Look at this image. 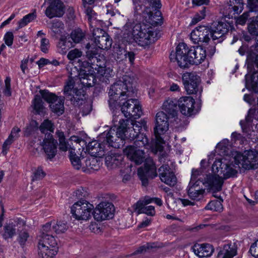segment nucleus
Here are the masks:
<instances>
[{"mask_svg":"<svg viewBox=\"0 0 258 258\" xmlns=\"http://www.w3.org/2000/svg\"><path fill=\"white\" fill-rule=\"evenodd\" d=\"M151 7L138 4L135 7V13L142 16L145 22L139 23L127 22L124 26L125 33L129 36H131L141 46H148L154 41L155 32L152 26L162 23L161 13L157 11L153 14Z\"/></svg>","mask_w":258,"mask_h":258,"instance_id":"obj_1","label":"nucleus"},{"mask_svg":"<svg viewBox=\"0 0 258 258\" xmlns=\"http://www.w3.org/2000/svg\"><path fill=\"white\" fill-rule=\"evenodd\" d=\"M206 51L201 46L188 48L184 43H179L176 48V52L171 53V61H176L178 66L183 69L188 68L191 64L199 65L206 57Z\"/></svg>","mask_w":258,"mask_h":258,"instance_id":"obj_2","label":"nucleus"},{"mask_svg":"<svg viewBox=\"0 0 258 258\" xmlns=\"http://www.w3.org/2000/svg\"><path fill=\"white\" fill-rule=\"evenodd\" d=\"M123 80H119L111 86L108 92L109 105L112 106L120 97L126 98L133 97L136 93L132 84L130 81L128 76H124Z\"/></svg>","mask_w":258,"mask_h":258,"instance_id":"obj_3","label":"nucleus"},{"mask_svg":"<svg viewBox=\"0 0 258 258\" xmlns=\"http://www.w3.org/2000/svg\"><path fill=\"white\" fill-rule=\"evenodd\" d=\"M129 122L128 119H120L119 125L116 131L111 128L108 131H105L101 134V138L107 140V142L114 148H120L124 145L125 134L127 132V126Z\"/></svg>","mask_w":258,"mask_h":258,"instance_id":"obj_4","label":"nucleus"},{"mask_svg":"<svg viewBox=\"0 0 258 258\" xmlns=\"http://www.w3.org/2000/svg\"><path fill=\"white\" fill-rule=\"evenodd\" d=\"M53 233L43 232V226L38 242V254L40 258H53L57 253V241Z\"/></svg>","mask_w":258,"mask_h":258,"instance_id":"obj_5","label":"nucleus"},{"mask_svg":"<svg viewBox=\"0 0 258 258\" xmlns=\"http://www.w3.org/2000/svg\"><path fill=\"white\" fill-rule=\"evenodd\" d=\"M123 153L130 160L136 164H141L145 161V167L147 171L156 172V166L151 157L145 159V153L143 150L136 149L131 145L127 146L123 150Z\"/></svg>","mask_w":258,"mask_h":258,"instance_id":"obj_6","label":"nucleus"},{"mask_svg":"<svg viewBox=\"0 0 258 258\" xmlns=\"http://www.w3.org/2000/svg\"><path fill=\"white\" fill-rule=\"evenodd\" d=\"M235 164L240 165L245 169L258 167V154L253 151H246L243 154L237 153L234 156Z\"/></svg>","mask_w":258,"mask_h":258,"instance_id":"obj_7","label":"nucleus"},{"mask_svg":"<svg viewBox=\"0 0 258 258\" xmlns=\"http://www.w3.org/2000/svg\"><path fill=\"white\" fill-rule=\"evenodd\" d=\"M93 205L85 200H80L76 202L71 207L73 216L78 220H88L91 217Z\"/></svg>","mask_w":258,"mask_h":258,"instance_id":"obj_8","label":"nucleus"},{"mask_svg":"<svg viewBox=\"0 0 258 258\" xmlns=\"http://www.w3.org/2000/svg\"><path fill=\"white\" fill-rule=\"evenodd\" d=\"M127 100L123 103L121 106V110L124 116L127 118L134 117L139 118L142 115L141 106L138 100L125 98Z\"/></svg>","mask_w":258,"mask_h":258,"instance_id":"obj_9","label":"nucleus"},{"mask_svg":"<svg viewBox=\"0 0 258 258\" xmlns=\"http://www.w3.org/2000/svg\"><path fill=\"white\" fill-rule=\"evenodd\" d=\"M40 93L42 98L49 104L51 111L58 115H61L64 112L63 100L57 97L54 93L47 90H40Z\"/></svg>","mask_w":258,"mask_h":258,"instance_id":"obj_10","label":"nucleus"},{"mask_svg":"<svg viewBox=\"0 0 258 258\" xmlns=\"http://www.w3.org/2000/svg\"><path fill=\"white\" fill-rule=\"evenodd\" d=\"M183 84L185 89L188 94L201 93L202 89L200 87V78L194 72H186L182 76Z\"/></svg>","mask_w":258,"mask_h":258,"instance_id":"obj_11","label":"nucleus"},{"mask_svg":"<svg viewBox=\"0 0 258 258\" xmlns=\"http://www.w3.org/2000/svg\"><path fill=\"white\" fill-rule=\"evenodd\" d=\"M114 211V208L112 204L103 202L95 208L92 215L95 220L100 221L112 218Z\"/></svg>","mask_w":258,"mask_h":258,"instance_id":"obj_12","label":"nucleus"},{"mask_svg":"<svg viewBox=\"0 0 258 258\" xmlns=\"http://www.w3.org/2000/svg\"><path fill=\"white\" fill-rule=\"evenodd\" d=\"M169 128L168 117L163 111L158 112L156 115L154 134L157 140H161L160 136L164 134Z\"/></svg>","mask_w":258,"mask_h":258,"instance_id":"obj_13","label":"nucleus"},{"mask_svg":"<svg viewBox=\"0 0 258 258\" xmlns=\"http://www.w3.org/2000/svg\"><path fill=\"white\" fill-rule=\"evenodd\" d=\"M101 134L99 137L98 141H93L88 145V150L92 156L101 157L104 155L105 150H107V147H112L107 140L101 138Z\"/></svg>","mask_w":258,"mask_h":258,"instance_id":"obj_14","label":"nucleus"},{"mask_svg":"<svg viewBox=\"0 0 258 258\" xmlns=\"http://www.w3.org/2000/svg\"><path fill=\"white\" fill-rule=\"evenodd\" d=\"M210 28L205 26H200L192 31L190 38L195 44L200 42H208L210 40Z\"/></svg>","mask_w":258,"mask_h":258,"instance_id":"obj_15","label":"nucleus"},{"mask_svg":"<svg viewBox=\"0 0 258 258\" xmlns=\"http://www.w3.org/2000/svg\"><path fill=\"white\" fill-rule=\"evenodd\" d=\"M57 137L58 138L59 142V149L62 151H67L70 148H72L73 146H77L80 144L81 142L84 143V141L78 136H72L69 140L66 142L63 132L57 131L56 132Z\"/></svg>","mask_w":258,"mask_h":258,"instance_id":"obj_16","label":"nucleus"},{"mask_svg":"<svg viewBox=\"0 0 258 258\" xmlns=\"http://www.w3.org/2000/svg\"><path fill=\"white\" fill-rule=\"evenodd\" d=\"M41 145L47 159H51L55 156L57 142L53 138L52 135L50 133L45 135V138L41 143Z\"/></svg>","mask_w":258,"mask_h":258,"instance_id":"obj_17","label":"nucleus"},{"mask_svg":"<svg viewBox=\"0 0 258 258\" xmlns=\"http://www.w3.org/2000/svg\"><path fill=\"white\" fill-rule=\"evenodd\" d=\"M210 30V37L213 40H219L218 42H220L223 40V36L228 32V26L223 22H214Z\"/></svg>","mask_w":258,"mask_h":258,"instance_id":"obj_18","label":"nucleus"},{"mask_svg":"<svg viewBox=\"0 0 258 258\" xmlns=\"http://www.w3.org/2000/svg\"><path fill=\"white\" fill-rule=\"evenodd\" d=\"M86 56L88 61L79 60V63L81 71L88 72L89 74L92 72V67L95 65L96 61H97L98 57H100L98 53L96 50H87L86 52Z\"/></svg>","mask_w":258,"mask_h":258,"instance_id":"obj_19","label":"nucleus"},{"mask_svg":"<svg viewBox=\"0 0 258 258\" xmlns=\"http://www.w3.org/2000/svg\"><path fill=\"white\" fill-rule=\"evenodd\" d=\"M177 101L178 107L182 114L186 116H190L192 114L195 102L191 97H182L177 100Z\"/></svg>","mask_w":258,"mask_h":258,"instance_id":"obj_20","label":"nucleus"},{"mask_svg":"<svg viewBox=\"0 0 258 258\" xmlns=\"http://www.w3.org/2000/svg\"><path fill=\"white\" fill-rule=\"evenodd\" d=\"M64 13V6L60 0H55L51 2L45 10L47 17L51 19L54 17H60Z\"/></svg>","mask_w":258,"mask_h":258,"instance_id":"obj_21","label":"nucleus"},{"mask_svg":"<svg viewBox=\"0 0 258 258\" xmlns=\"http://www.w3.org/2000/svg\"><path fill=\"white\" fill-rule=\"evenodd\" d=\"M204 182L197 179L195 182L192 181L189 182L188 189V195L190 199L194 200H199L202 198L203 195L205 192L203 185Z\"/></svg>","mask_w":258,"mask_h":258,"instance_id":"obj_22","label":"nucleus"},{"mask_svg":"<svg viewBox=\"0 0 258 258\" xmlns=\"http://www.w3.org/2000/svg\"><path fill=\"white\" fill-rule=\"evenodd\" d=\"M43 226V232L50 233L60 234L65 232L68 228L66 222L63 221H52L46 223Z\"/></svg>","mask_w":258,"mask_h":258,"instance_id":"obj_23","label":"nucleus"},{"mask_svg":"<svg viewBox=\"0 0 258 258\" xmlns=\"http://www.w3.org/2000/svg\"><path fill=\"white\" fill-rule=\"evenodd\" d=\"M151 202L152 199L148 197H145L142 201H138L135 205V209L137 210L138 214L144 213L149 216H154L155 214L154 207L152 206H146Z\"/></svg>","mask_w":258,"mask_h":258,"instance_id":"obj_24","label":"nucleus"},{"mask_svg":"<svg viewBox=\"0 0 258 258\" xmlns=\"http://www.w3.org/2000/svg\"><path fill=\"white\" fill-rule=\"evenodd\" d=\"M192 249L195 254L200 257H209L214 251L213 246L208 243H196Z\"/></svg>","mask_w":258,"mask_h":258,"instance_id":"obj_25","label":"nucleus"},{"mask_svg":"<svg viewBox=\"0 0 258 258\" xmlns=\"http://www.w3.org/2000/svg\"><path fill=\"white\" fill-rule=\"evenodd\" d=\"M206 183L209 188L214 191L221 190L223 183V179L221 175L211 174L207 176Z\"/></svg>","mask_w":258,"mask_h":258,"instance_id":"obj_26","label":"nucleus"},{"mask_svg":"<svg viewBox=\"0 0 258 258\" xmlns=\"http://www.w3.org/2000/svg\"><path fill=\"white\" fill-rule=\"evenodd\" d=\"M177 100L173 98H168L166 100L163 105L162 109L172 117L177 116L178 113Z\"/></svg>","mask_w":258,"mask_h":258,"instance_id":"obj_27","label":"nucleus"},{"mask_svg":"<svg viewBox=\"0 0 258 258\" xmlns=\"http://www.w3.org/2000/svg\"><path fill=\"white\" fill-rule=\"evenodd\" d=\"M237 254V247L235 243L225 244L219 251L218 258H232Z\"/></svg>","mask_w":258,"mask_h":258,"instance_id":"obj_28","label":"nucleus"},{"mask_svg":"<svg viewBox=\"0 0 258 258\" xmlns=\"http://www.w3.org/2000/svg\"><path fill=\"white\" fill-rule=\"evenodd\" d=\"M244 3L243 0H229L227 3V10L229 14H238L243 9Z\"/></svg>","mask_w":258,"mask_h":258,"instance_id":"obj_29","label":"nucleus"},{"mask_svg":"<svg viewBox=\"0 0 258 258\" xmlns=\"http://www.w3.org/2000/svg\"><path fill=\"white\" fill-rule=\"evenodd\" d=\"M122 159L120 155L111 154L105 157V163L108 168H114L120 164Z\"/></svg>","mask_w":258,"mask_h":258,"instance_id":"obj_30","label":"nucleus"},{"mask_svg":"<svg viewBox=\"0 0 258 258\" xmlns=\"http://www.w3.org/2000/svg\"><path fill=\"white\" fill-rule=\"evenodd\" d=\"M165 158L167 157L162 156L159 158L160 162L163 163V164L158 169V172L161 180L164 183H168V181L169 182V181L165 179V176L168 174V172L171 171V169L168 164L166 163Z\"/></svg>","mask_w":258,"mask_h":258,"instance_id":"obj_31","label":"nucleus"},{"mask_svg":"<svg viewBox=\"0 0 258 258\" xmlns=\"http://www.w3.org/2000/svg\"><path fill=\"white\" fill-rule=\"evenodd\" d=\"M94 43L100 49H108L111 47L112 41L107 34L99 39H97V40H95Z\"/></svg>","mask_w":258,"mask_h":258,"instance_id":"obj_32","label":"nucleus"},{"mask_svg":"<svg viewBox=\"0 0 258 258\" xmlns=\"http://www.w3.org/2000/svg\"><path fill=\"white\" fill-rule=\"evenodd\" d=\"M98 57L97 61H96L95 65L92 67V73L94 74L95 77L96 76L101 77L103 76L105 74V69L104 67V63L100 58Z\"/></svg>","mask_w":258,"mask_h":258,"instance_id":"obj_33","label":"nucleus"},{"mask_svg":"<svg viewBox=\"0 0 258 258\" xmlns=\"http://www.w3.org/2000/svg\"><path fill=\"white\" fill-rule=\"evenodd\" d=\"M73 46L74 45L67 38H61L57 44L58 51L59 53L64 54L71 47Z\"/></svg>","mask_w":258,"mask_h":258,"instance_id":"obj_34","label":"nucleus"},{"mask_svg":"<svg viewBox=\"0 0 258 258\" xmlns=\"http://www.w3.org/2000/svg\"><path fill=\"white\" fill-rule=\"evenodd\" d=\"M64 94L67 96H72L74 98L75 95H79V91L74 88V82L72 79H70L66 83L63 89Z\"/></svg>","mask_w":258,"mask_h":258,"instance_id":"obj_35","label":"nucleus"},{"mask_svg":"<svg viewBox=\"0 0 258 258\" xmlns=\"http://www.w3.org/2000/svg\"><path fill=\"white\" fill-rule=\"evenodd\" d=\"M226 167V162L225 160L218 159L215 161L212 165V172L214 174L221 175L222 170Z\"/></svg>","mask_w":258,"mask_h":258,"instance_id":"obj_36","label":"nucleus"},{"mask_svg":"<svg viewBox=\"0 0 258 258\" xmlns=\"http://www.w3.org/2000/svg\"><path fill=\"white\" fill-rule=\"evenodd\" d=\"M85 36V34L81 29H77L72 31L70 37L68 38V39L70 38L73 43L77 44L81 42L84 39Z\"/></svg>","mask_w":258,"mask_h":258,"instance_id":"obj_37","label":"nucleus"},{"mask_svg":"<svg viewBox=\"0 0 258 258\" xmlns=\"http://www.w3.org/2000/svg\"><path fill=\"white\" fill-rule=\"evenodd\" d=\"M77 146H73L72 148H70V159L71 161L72 164L73 165L74 168L78 170L80 169L82 166L80 158L76 155L75 153V148Z\"/></svg>","mask_w":258,"mask_h":258,"instance_id":"obj_38","label":"nucleus"},{"mask_svg":"<svg viewBox=\"0 0 258 258\" xmlns=\"http://www.w3.org/2000/svg\"><path fill=\"white\" fill-rule=\"evenodd\" d=\"M33 109L36 114H43L45 111L43 102L39 96H35L33 101Z\"/></svg>","mask_w":258,"mask_h":258,"instance_id":"obj_39","label":"nucleus"},{"mask_svg":"<svg viewBox=\"0 0 258 258\" xmlns=\"http://www.w3.org/2000/svg\"><path fill=\"white\" fill-rule=\"evenodd\" d=\"M36 17L37 15L35 12L26 15L18 22V26L17 29H20L25 27L28 23L34 21L36 18Z\"/></svg>","mask_w":258,"mask_h":258,"instance_id":"obj_40","label":"nucleus"},{"mask_svg":"<svg viewBox=\"0 0 258 258\" xmlns=\"http://www.w3.org/2000/svg\"><path fill=\"white\" fill-rule=\"evenodd\" d=\"M96 80L94 74L92 73H88L85 74L83 78H81L80 81L81 84L85 87H90L95 84Z\"/></svg>","mask_w":258,"mask_h":258,"instance_id":"obj_41","label":"nucleus"},{"mask_svg":"<svg viewBox=\"0 0 258 258\" xmlns=\"http://www.w3.org/2000/svg\"><path fill=\"white\" fill-rule=\"evenodd\" d=\"M134 144L136 147H134L136 149H138L137 148L142 147L145 146L148 144V139L147 137L143 134H139L136 139ZM133 147V146H132Z\"/></svg>","mask_w":258,"mask_h":258,"instance_id":"obj_42","label":"nucleus"},{"mask_svg":"<svg viewBox=\"0 0 258 258\" xmlns=\"http://www.w3.org/2000/svg\"><path fill=\"white\" fill-rule=\"evenodd\" d=\"M16 234L15 226L13 223H9L5 226L3 237L5 239L12 238Z\"/></svg>","mask_w":258,"mask_h":258,"instance_id":"obj_43","label":"nucleus"},{"mask_svg":"<svg viewBox=\"0 0 258 258\" xmlns=\"http://www.w3.org/2000/svg\"><path fill=\"white\" fill-rule=\"evenodd\" d=\"M50 29L55 34H59L61 33V30L63 29L64 25L61 21L54 20L51 22Z\"/></svg>","mask_w":258,"mask_h":258,"instance_id":"obj_44","label":"nucleus"},{"mask_svg":"<svg viewBox=\"0 0 258 258\" xmlns=\"http://www.w3.org/2000/svg\"><path fill=\"white\" fill-rule=\"evenodd\" d=\"M205 209L220 212L223 209L222 203L218 200L212 201L206 206Z\"/></svg>","mask_w":258,"mask_h":258,"instance_id":"obj_45","label":"nucleus"},{"mask_svg":"<svg viewBox=\"0 0 258 258\" xmlns=\"http://www.w3.org/2000/svg\"><path fill=\"white\" fill-rule=\"evenodd\" d=\"M222 170V173L221 175L223 178L227 179L231 177L235 176L237 173V171L234 169L232 167L229 166L226 162V167Z\"/></svg>","mask_w":258,"mask_h":258,"instance_id":"obj_46","label":"nucleus"},{"mask_svg":"<svg viewBox=\"0 0 258 258\" xmlns=\"http://www.w3.org/2000/svg\"><path fill=\"white\" fill-rule=\"evenodd\" d=\"M86 13L88 16V20L89 21L90 27L93 28L94 26H96V23H99L96 18L94 17V15L95 14L91 7H87L86 9Z\"/></svg>","mask_w":258,"mask_h":258,"instance_id":"obj_47","label":"nucleus"},{"mask_svg":"<svg viewBox=\"0 0 258 258\" xmlns=\"http://www.w3.org/2000/svg\"><path fill=\"white\" fill-rule=\"evenodd\" d=\"M206 13V8L203 7L202 10L198 12L192 18L190 25H196L198 22L205 18Z\"/></svg>","mask_w":258,"mask_h":258,"instance_id":"obj_48","label":"nucleus"},{"mask_svg":"<svg viewBox=\"0 0 258 258\" xmlns=\"http://www.w3.org/2000/svg\"><path fill=\"white\" fill-rule=\"evenodd\" d=\"M98 24V23H96V26H94L93 28L91 27V31H92L94 42L95 40H97V39H99L100 37L107 34L103 29L98 28H95Z\"/></svg>","mask_w":258,"mask_h":258,"instance_id":"obj_49","label":"nucleus"},{"mask_svg":"<svg viewBox=\"0 0 258 258\" xmlns=\"http://www.w3.org/2000/svg\"><path fill=\"white\" fill-rule=\"evenodd\" d=\"M39 129L41 133H45L47 131L50 132H53V126L51 121L49 120H45L40 125Z\"/></svg>","mask_w":258,"mask_h":258,"instance_id":"obj_50","label":"nucleus"},{"mask_svg":"<svg viewBox=\"0 0 258 258\" xmlns=\"http://www.w3.org/2000/svg\"><path fill=\"white\" fill-rule=\"evenodd\" d=\"M82 55V52L78 49L75 48L70 51L67 55L69 60H73L80 57Z\"/></svg>","mask_w":258,"mask_h":258,"instance_id":"obj_51","label":"nucleus"},{"mask_svg":"<svg viewBox=\"0 0 258 258\" xmlns=\"http://www.w3.org/2000/svg\"><path fill=\"white\" fill-rule=\"evenodd\" d=\"M114 53L116 55L117 59L122 60L125 57L126 51L119 45L114 48Z\"/></svg>","mask_w":258,"mask_h":258,"instance_id":"obj_52","label":"nucleus"},{"mask_svg":"<svg viewBox=\"0 0 258 258\" xmlns=\"http://www.w3.org/2000/svg\"><path fill=\"white\" fill-rule=\"evenodd\" d=\"M247 7L249 13L258 12V0H248Z\"/></svg>","mask_w":258,"mask_h":258,"instance_id":"obj_53","label":"nucleus"},{"mask_svg":"<svg viewBox=\"0 0 258 258\" xmlns=\"http://www.w3.org/2000/svg\"><path fill=\"white\" fill-rule=\"evenodd\" d=\"M251 85L252 90L258 93V73L254 72L251 77Z\"/></svg>","mask_w":258,"mask_h":258,"instance_id":"obj_54","label":"nucleus"},{"mask_svg":"<svg viewBox=\"0 0 258 258\" xmlns=\"http://www.w3.org/2000/svg\"><path fill=\"white\" fill-rule=\"evenodd\" d=\"M165 176V179L169 181V182L168 181V183H165L166 184L170 186H174L175 184L176 178L172 171L170 172H168V174H166Z\"/></svg>","mask_w":258,"mask_h":258,"instance_id":"obj_55","label":"nucleus"},{"mask_svg":"<svg viewBox=\"0 0 258 258\" xmlns=\"http://www.w3.org/2000/svg\"><path fill=\"white\" fill-rule=\"evenodd\" d=\"M165 176V179L169 181V182L168 181V183H165L166 184L170 186H174L175 184L176 178L172 171L170 172H168V174H166Z\"/></svg>","mask_w":258,"mask_h":258,"instance_id":"obj_56","label":"nucleus"},{"mask_svg":"<svg viewBox=\"0 0 258 258\" xmlns=\"http://www.w3.org/2000/svg\"><path fill=\"white\" fill-rule=\"evenodd\" d=\"M50 46L49 40L46 38H42L40 41V49L44 53H47Z\"/></svg>","mask_w":258,"mask_h":258,"instance_id":"obj_57","label":"nucleus"},{"mask_svg":"<svg viewBox=\"0 0 258 258\" xmlns=\"http://www.w3.org/2000/svg\"><path fill=\"white\" fill-rule=\"evenodd\" d=\"M249 12H245L242 15L238 17L236 21V23L241 25H244L249 17Z\"/></svg>","mask_w":258,"mask_h":258,"instance_id":"obj_58","label":"nucleus"},{"mask_svg":"<svg viewBox=\"0 0 258 258\" xmlns=\"http://www.w3.org/2000/svg\"><path fill=\"white\" fill-rule=\"evenodd\" d=\"M3 93L6 96L10 97L11 96V79L9 78H7L5 80V88Z\"/></svg>","mask_w":258,"mask_h":258,"instance_id":"obj_59","label":"nucleus"},{"mask_svg":"<svg viewBox=\"0 0 258 258\" xmlns=\"http://www.w3.org/2000/svg\"><path fill=\"white\" fill-rule=\"evenodd\" d=\"M29 237V234L27 231H21L19 235V242L20 244L22 246L24 245Z\"/></svg>","mask_w":258,"mask_h":258,"instance_id":"obj_60","label":"nucleus"},{"mask_svg":"<svg viewBox=\"0 0 258 258\" xmlns=\"http://www.w3.org/2000/svg\"><path fill=\"white\" fill-rule=\"evenodd\" d=\"M15 140H14V138H13L12 137L9 136L8 138L5 141L3 145L2 152L4 154H7V151L9 149L10 145Z\"/></svg>","mask_w":258,"mask_h":258,"instance_id":"obj_61","label":"nucleus"},{"mask_svg":"<svg viewBox=\"0 0 258 258\" xmlns=\"http://www.w3.org/2000/svg\"><path fill=\"white\" fill-rule=\"evenodd\" d=\"M14 35L12 32H8L4 36L5 43L8 46H11L13 43Z\"/></svg>","mask_w":258,"mask_h":258,"instance_id":"obj_62","label":"nucleus"},{"mask_svg":"<svg viewBox=\"0 0 258 258\" xmlns=\"http://www.w3.org/2000/svg\"><path fill=\"white\" fill-rule=\"evenodd\" d=\"M45 175V173L41 167H38L34 172L32 180H39L43 178Z\"/></svg>","mask_w":258,"mask_h":258,"instance_id":"obj_63","label":"nucleus"},{"mask_svg":"<svg viewBox=\"0 0 258 258\" xmlns=\"http://www.w3.org/2000/svg\"><path fill=\"white\" fill-rule=\"evenodd\" d=\"M249 252L253 256H258V239L251 245Z\"/></svg>","mask_w":258,"mask_h":258,"instance_id":"obj_64","label":"nucleus"}]
</instances>
